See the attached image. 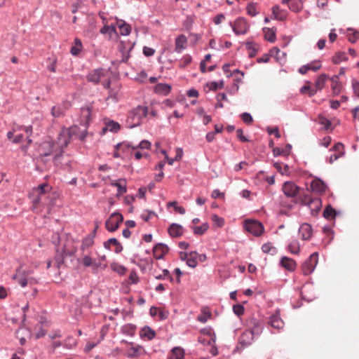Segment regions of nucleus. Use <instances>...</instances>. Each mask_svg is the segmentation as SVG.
Masks as SVG:
<instances>
[{
  "instance_id": "obj_17",
  "label": "nucleus",
  "mask_w": 359,
  "mask_h": 359,
  "mask_svg": "<svg viewBox=\"0 0 359 359\" xmlns=\"http://www.w3.org/2000/svg\"><path fill=\"white\" fill-rule=\"evenodd\" d=\"M313 229L311 224L308 223L302 224L299 228V233L301 238L304 241H308L311 238Z\"/></svg>"
},
{
  "instance_id": "obj_23",
  "label": "nucleus",
  "mask_w": 359,
  "mask_h": 359,
  "mask_svg": "<svg viewBox=\"0 0 359 359\" xmlns=\"http://www.w3.org/2000/svg\"><path fill=\"white\" fill-rule=\"evenodd\" d=\"M172 87L168 83H157L154 88V91L156 94L166 96L171 91Z\"/></svg>"
},
{
  "instance_id": "obj_5",
  "label": "nucleus",
  "mask_w": 359,
  "mask_h": 359,
  "mask_svg": "<svg viewBox=\"0 0 359 359\" xmlns=\"http://www.w3.org/2000/svg\"><path fill=\"white\" fill-rule=\"evenodd\" d=\"M244 229L248 233L257 237L260 236L264 231L263 224L255 219L245 220L244 222Z\"/></svg>"
},
{
  "instance_id": "obj_35",
  "label": "nucleus",
  "mask_w": 359,
  "mask_h": 359,
  "mask_svg": "<svg viewBox=\"0 0 359 359\" xmlns=\"http://www.w3.org/2000/svg\"><path fill=\"white\" fill-rule=\"evenodd\" d=\"M329 79V76L326 74H321L316 79L315 82L316 89L321 90L325 85L326 80Z\"/></svg>"
},
{
  "instance_id": "obj_16",
  "label": "nucleus",
  "mask_w": 359,
  "mask_h": 359,
  "mask_svg": "<svg viewBox=\"0 0 359 359\" xmlns=\"http://www.w3.org/2000/svg\"><path fill=\"white\" fill-rule=\"evenodd\" d=\"M111 245L115 246V253H121L123 250V245L116 238H111L103 243L104 248L108 250H111Z\"/></svg>"
},
{
  "instance_id": "obj_8",
  "label": "nucleus",
  "mask_w": 359,
  "mask_h": 359,
  "mask_svg": "<svg viewBox=\"0 0 359 359\" xmlns=\"http://www.w3.org/2000/svg\"><path fill=\"white\" fill-rule=\"evenodd\" d=\"M135 42H132L130 40L121 41L118 49L122 54L121 62L126 63L130 58V52L133 49L135 46Z\"/></svg>"
},
{
  "instance_id": "obj_47",
  "label": "nucleus",
  "mask_w": 359,
  "mask_h": 359,
  "mask_svg": "<svg viewBox=\"0 0 359 359\" xmlns=\"http://www.w3.org/2000/svg\"><path fill=\"white\" fill-rule=\"evenodd\" d=\"M192 62V57L190 55H185L183 56L181 62L179 64V67L184 69Z\"/></svg>"
},
{
  "instance_id": "obj_1",
  "label": "nucleus",
  "mask_w": 359,
  "mask_h": 359,
  "mask_svg": "<svg viewBox=\"0 0 359 359\" xmlns=\"http://www.w3.org/2000/svg\"><path fill=\"white\" fill-rule=\"evenodd\" d=\"M294 203H299L301 205H307L311 208V215L318 214L322 206V201L318 197L313 198L309 194H301L298 198L293 200Z\"/></svg>"
},
{
  "instance_id": "obj_20",
  "label": "nucleus",
  "mask_w": 359,
  "mask_h": 359,
  "mask_svg": "<svg viewBox=\"0 0 359 359\" xmlns=\"http://www.w3.org/2000/svg\"><path fill=\"white\" fill-rule=\"evenodd\" d=\"M168 233L172 238H179L184 234V228L182 225L172 223L168 229Z\"/></svg>"
},
{
  "instance_id": "obj_32",
  "label": "nucleus",
  "mask_w": 359,
  "mask_h": 359,
  "mask_svg": "<svg viewBox=\"0 0 359 359\" xmlns=\"http://www.w3.org/2000/svg\"><path fill=\"white\" fill-rule=\"evenodd\" d=\"M65 258V247L62 248V251H60L59 249H57L54 259L58 269H60L62 265L64 264Z\"/></svg>"
},
{
  "instance_id": "obj_25",
  "label": "nucleus",
  "mask_w": 359,
  "mask_h": 359,
  "mask_svg": "<svg viewBox=\"0 0 359 359\" xmlns=\"http://www.w3.org/2000/svg\"><path fill=\"white\" fill-rule=\"evenodd\" d=\"M339 214V211H337L330 204H328L323 210V217L326 219L332 220Z\"/></svg>"
},
{
  "instance_id": "obj_7",
  "label": "nucleus",
  "mask_w": 359,
  "mask_h": 359,
  "mask_svg": "<svg viewBox=\"0 0 359 359\" xmlns=\"http://www.w3.org/2000/svg\"><path fill=\"white\" fill-rule=\"evenodd\" d=\"M148 114V107L137 106L135 109L130 111V114L128 118V121L132 118L136 123L131 125L130 128H134L140 124L142 116L146 117Z\"/></svg>"
},
{
  "instance_id": "obj_41",
  "label": "nucleus",
  "mask_w": 359,
  "mask_h": 359,
  "mask_svg": "<svg viewBox=\"0 0 359 359\" xmlns=\"http://www.w3.org/2000/svg\"><path fill=\"white\" fill-rule=\"evenodd\" d=\"M308 84L310 83V81L306 82ZM300 93L304 94L308 93L309 97H313L317 93V89L312 88L309 85L303 86L299 90Z\"/></svg>"
},
{
  "instance_id": "obj_58",
  "label": "nucleus",
  "mask_w": 359,
  "mask_h": 359,
  "mask_svg": "<svg viewBox=\"0 0 359 359\" xmlns=\"http://www.w3.org/2000/svg\"><path fill=\"white\" fill-rule=\"evenodd\" d=\"M266 132L269 135H274L276 138L280 137V133L279 132V129L278 127H274L271 128V127L266 128Z\"/></svg>"
},
{
  "instance_id": "obj_50",
  "label": "nucleus",
  "mask_w": 359,
  "mask_h": 359,
  "mask_svg": "<svg viewBox=\"0 0 359 359\" xmlns=\"http://www.w3.org/2000/svg\"><path fill=\"white\" fill-rule=\"evenodd\" d=\"M212 316V314L210 311H203L201 314L197 316V320L205 323L210 319Z\"/></svg>"
},
{
  "instance_id": "obj_37",
  "label": "nucleus",
  "mask_w": 359,
  "mask_h": 359,
  "mask_svg": "<svg viewBox=\"0 0 359 359\" xmlns=\"http://www.w3.org/2000/svg\"><path fill=\"white\" fill-rule=\"evenodd\" d=\"M208 229L209 224L208 222H205L201 226H196L192 227L194 233L200 236L203 235Z\"/></svg>"
},
{
  "instance_id": "obj_14",
  "label": "nucleus",
  "mask_w": 359,
  "mask_h": 359,
  "mask_svg": "<svg viewBox=\"0 0 359 359\" xmlns=\"http://www.w3.org/2000/svg\"><path fill=\"white\" fill-rule=\"evenodd\" d=\"M279 264L285 270L290 272L294 271L297 265L294 259L286 256H283L280 258Z\"/></svg>"
},
{
  "instance_id": "obj_34",
  "label": "nucleus",
  "mask_w": 359,
  "mask_h": 359,
  "mask_svg": "<svg viewBox=\"0 0 359 359\" xmlns=\"http://www.w3.org/2000/svg\"><path fill=\"white\" fill-rule=\"evenodd\" d=\"M348 57L345 52L338 51L332 58V61L334 64L338 65L342 61H347Z\"/></svg>"
},
{
  "instance_id": "obj_21",
  "label": "nucleus",
  "mask_w": 359,
  "mask_h": 359,
  "mask_svg": "<svg viewBox=\"0 0 359 359\" xmlns=\"http://www.w3.org/2000/svg\"><path fill=\"white\" fill-rule=\"evenodd\" d=\"M140 337L142 339L151 341L156 337V332L150 326L145 325L140 331Z\"/></svg>"
},
{
  "instance_id": "obj_54",
  "label": "nucleus",
  "mask_w": 359,
  "mask_h": 359,
  "mask_svg": "<svg viewBox=\"0 0 359 359\" xmlns=\"http://www.w3.org/2000/svg\"><path fill=\"white\" fill-rule=\"evenodd\" d=\"M272 19L280 20L283 21L285 20L284 17L278 16V11H279V6L278 5H275L272 7Z\"/></svg>"
},
{
  "instance_id": "obj_24",
  "label": "nucleus",
  "mask_w": 359,
  "mask_h": 359,
  "mask_svg": "<svg viewBox=\"0 0 359 359\" xmlns=\"http://www.w3.org/2000/svg\"><path fill=\"white\" fill-rule=\"evenodd\" d=\"M116 25L119 28L120 34L123 36L129 35L131 32V26L121 19H116Z\"/></svg>"
},
{
  "instance_id": "obj_10",
  "label": "nucleus",
  "mask_w": 359,
  "mask_h": 359,
  "mask_svg": "<svg viewBox=\"0 0 359 359\" xmlns=\"http://www.w3.org/2000/svg\"><path fill=\"white\" fill-rule=\"evenodd\" d=\"M246 324L249 327L248 331L255 335H259L263 330V323L255 317H250L246 320Z\"/></svg>"
},
{
  "instance_id": "obj_45",
  "label": "nucleus",
  "mask_w": 359,
  "mask_h": 359,
  "mask_svg": "<svg viewBox=\"0 0 359 359\" xmlns=\"http://www.w3.org/2000/svg\"><path fill=\"white\" fill-rule=\"evenodd\" d=\"M167 207L168 208H170V207H173L174 209H175V211L181 214V215H184L185 213V209L184 207L182 206H178L177 205V201H170L167 204Z\"/></svg>"
},
{
  "instance_id": "obj_27",
  "label": "nucleus",
  "mask_w": 359,
  "mask_h": 359,
  "mask_svg": "<svg viewBox=\"0 0 359 359\" xmlns=\"http://www.w3.org/2000/svg\"><path fill=\"white\" fill-rule=\"evenodd\" d=\"M262 31L264 34V39L265 40H266L271 43H273L276 41V27H272V28L264 27L262 29Z\"/></svg>"
},
{
  "instance_id": "obj_18",
  "label": "nucleus",
  "mask_w": 359,
  "mask_h": 359,
  "mask_svg": "<svg viewBox=\"0 0 359 359\" xmlns=\"http://www.w3.org/2000/svg\"><path fill=\"white\" fill-rule=\"evenodd\" d=\"M110 184L117 188L116 197L118 198H119L121 195L127 191L126 179H119L118 181L112 180Z\"/></svg>"
},
{
  "instance_id": "obj_28",
  "label": "nucleus",
  "mask_w": 359,
  "mask_h": 359,
  "mask_svg": "<svg viewBox=\"0 0 359 359\" xmlns=\"http://www.w3.org/2000/svg\"><path fill=\"white\" fill-rule=\"evenodd\" d=\"M187 42V39L184 34L179 35L175 39V48L177 53H181L183 49L186 48L185 44Z\"/></svg>"
},
{
  "instance_id": "obj_60",
  "label": "nucleus",
  "mask_w": 359,
  "mask_h": 359,
  "mask_svg": "<svg viewBox=\"0 0 359 359\" xmlns=\"http://www.w3.org/2000/svg\"><path fill=\"white\" fill-rule=\"evenodd\" d=\"M237 137L242 142H250V140L243 135V131L241 128H238L236 130Z\"/></svg>"
},
{
  "instance_id": "obj_63",
  "label": "nucleus",
  "mask_w": 359,
  "mask_h": 359,
  "mask_svg": "<svg viewBox=\"0 0 359 359\" xmlns=\"http://www.w3.org/2000/svg\"><path fill=\"white\" fill-rule=\"evenodd\" d=\"M187 265L191 268H196L198 265V261L195 257H188L187 261L186 262Z\"/></svg>"
},
{
  "instance_id": "obj_52",
  "label": "nucleus",
  "mask_w": 359,
  "mask_h": 359,
  "mask_svg": "<svg viewBox=\"0 0 359 359\" xmlns=\"http://www.w3.org/2000/svg\"><path fill=\"white\" fill-rule=\"evenodd\" d=\"M233 311L237 316H241L244 313L245 308L241 304H236L233 306Z\"/></svg>"
},
{
  "instance_id": "obj_42",
  "label": "nucleus",
  "mask_w": 359,
  "mask_h": 359,
  "mask_svg": "<svg viewBox=\"0 0 359 359\" xmlns=\"http://www.w3.org/2000/svg\"><path fill=\"white\" fill-rule=\"evenodd\" d=\"M94 244V238L90 237V236H86L82 240V243L81 245V250L83 252L86 248L91 247Z\"/></svg>"
},
{
  "instance_id": "obj_53",
  "label": "nucleus",
  "mask_w": 359,
  "mask_h": 359,
  "mask_svg": "<svg viewBox=\"0 0 359 359\" xmlns=\"http://www.w3.org/2000/svg\"><path fill=\"white\" fill-rule=\"evenodd\" d=\"M139 282V278L137 276V274L136 273L135 270H132L130 271L129 278H128V284L133 285V284H137Z\"/></svg>"
},
{
  "instance_id": "obj_57",
  "label": "nucleus",
  "mask_w": 359,
  "mask_h": 359,
  "mask_svg": "<svg viewBox=\"0 0 359 359\" xmlns=\"http://www.w3.org/2000/svg\"><path fill=\"white\" fill-rule=\"evenodd\" d=\"M351 86L354 95L359 98V81L356 79L351 80Z\"/></svg>"
},
{
  "instance_id": "obj_29",
  "label": "nucleus",
  "mask_w": 359,
  "mask_h": 359,
  "mask_svg": "<svg viewBox=\"0 0 359 359\" xmlns=\"http://www.w3.org/2000/svg\"><path fill=\"white\" fill-rule=\"evenodd\" d=\"M332 81V90L334 95H337L340 93L342 85L339 81V76L338 75H334L330 79Z\"/></svg>"
},
{
  "instance_id": "obj_59",
  "label": "nucleus",
  "mask_w": 359,
  "mask_h": 359,
  "mask_svg": "<svg viewBox=\"0 0 359 359\" xmlns=\"http://www.w3.org/2000/svg\"><path fill=\"white\" fill-rule=\"evenodd\" d=\"M212 220L217 224L219 227H222L224 225V219L219 217L217 215H212Z\"/></svg>"
},
{
  "instance_id": "obj_30",
  "label": "nucleus",
  "mask_w": 359,
  "mask_h": 359,
  "mask_svg": "<svg viewBox=\"0 0 359 359\" xmlns=\"http://www.w3.org/2000/svg\"><path fill=\"white\" fill-rule=\"evenodd\" d=\"M184 351L182 348L175 346L172 348L168 359H184Z\"/></svg>"
},
{
  "instance_id": "obj_43",
  "label": "nucleus",
  "mask_w": 359,
  "mask_h": 359,
  "mask_svg": "<svg viewBox=\"0 0 359 359\" xmlns=\"http://www.w3.org/2000/svg\"><path fill=\"white\" fill-rule=\"evenodd\" d=\"M65 111L60 104L53 106L51 109V114L54 117H60L65 115Z\"/></svg>"
},
{
  "instance_id": "obj_38",
  "label": "nucleus",
  "mask_w": 359,
  "mask_h": 359,
  "mask_svg": "<svg viewBox=\"0 0 359 359\" xmlns=\"http://www.w3.org/2000/svg\"><path fill=\"white\" fill-rule=\"evenodd\" d=\"M105 125L107 126L109 131L114 133H117L121 129V125L113 120L106 121Z\"/></svg>"
},
{
  "instance_id": "obj_31",
  "label": "nucleus",
  "mask_w": 359,
  "mask_h": 359,
  "mask_svg": "<svg viewBox=\"0 0 359 359\" xmlns=\"http://www.w3.org/2000/svg\"><path fill=\"white\" fill-rule=\"evenodd\" d=\"M51 189V187H50V185L48 183L45 182L39 184L37 187L34 188L33 189V191L34 193H36L39 196H44L48 194V190Z\"/></svg>"
},
{
  "instance_id": "obj_36",
  "label": "nucleus",
  "mask_w": 359,
  "mask_h": 359,
  "mask_svg": "<svg viewBox=\"0 0 359 359\" xmlns=\"http://www.w3.org/2000/svg\"><path fill=\"white\" fill-rule=\"evenodd\" d=\"M318 118L319 123L324 126L323 129H325V130H333V128H332L331 121L329 119H327L325 116H324L323 114H319L318 116Z\"/></svg>"
},
{
  "instance_id": "obj_3",
  "label": "nucleus",
  "mask_w": 359,
  "mask_h": 359,
  "mask_svg": "<svg viewBox=\"0 0 359 359\" xmlns=\"http://www.w3.org/2000/svg\"><path fill=\"white\" fill-rule=\"evenodd\" d=\"M123 216L118 211L111 213L105 222V228L109 232L116 231L123 222Z\"/></svg>"
},
{
  "instance_id": "obj_49",
  "label": "nucleus",
  "mask_w": 359,
  "mask_h": 359,
  "mask_svg": "<svg viewBox=\"0 0 359 359\" xmlns=\"http://www.w3.org/2000/svg\"><path fill=\"white\" fill-rule=\"evenodd\" d=\"M58 194L55 192L48 193L47 195V198L49 201L47 203V206L48 208H50L55 205V201L57 198Z\"/></svg>"
},
{
  "instance_id": "obj_13",
  "label": "nucleus",
  "mask_w": 359,
  "mask_h": 359,
  "mask_svg": "<svg viewBox=\"0 0 359 359\" xmlns=\"http://www.w3.org/2000/svg\"><path fill=\"white\" fill-rule=\"evenodd\" d=\"M327 189V184L320 178L315 177L311 183V189L317 194H323Z\"/></svg>"
},
{
  "instance_id": "obj_22",
  "label": "nucleus",
  "mask_w": 359,
  "mask_h": 359,
  "mask_svg": "<svg viewBox=\"0 0 359 359\" xmlns=\"http://www.w3.org/2000/svg\"><path fill=\"white\" fill-rule=\"evenodd\" d=\"M269 323L271 325V327L278 330L283 327L284 322L280 316L279 311H276L274 314L271 316Z\"/></svg>"
},
{
  "instance_id": "obj_48",
  "label": "nucleus",
  "mask_w": 359,
  "mask_h": 359,
  "mask_svg": "<svg viewBox=\"0 0 359 359\" xmlns=\"http://www.w3.org/2000/svg\"><path fill=\"white\" fill-rule=\"evenodd\" d=\"M151 147V143L149 140H143L137 145L135 146V147H133V149H150Z\"/></svg>"
},
{
  "instance_id": "obj_64",
  "label": "nucleus",
  "mask_w": 359,
  "mask_h": 359,
  "mask_svg": "<svg viewBox=\"0 0 359 359\" xmlns=\"http://www.w3.org/2000/svg\"><path fill=\"white\" fill-rule=\"evenodd\" d=\"M193 22L194 21L192 20V18L190 16H187L186 20L183 22V26L185 27L187 30H189L192 27Z\"/></svg>"
},
{
  "instance_id": "obj_26",
  "label": "nucleus",
  "mask_w": 359,
  "mask_h": 359,
  "mask_svg": "<svg viewBox=\"0 0 359 359\" xmlns=\"http://www.w3.org/2000/svg\"><path fill=\"white\" fill-rule=\"evenodd\" d=\"M292 145L289 143L286 144L285 148L280 149L279 147L273 148L272 150L273 155L276 157L278 156H288L292 150Z\"/></svg>"
},
{
  "instance_id": "obj_44",
  "label": "nucleus",
  "mask_w": 359,
  "mask_h": 359,
  "mask_svg": "<svg viewBox=\"0 0 359 359\" xmlns=\"http://www.w3.org/2000/svg\"><path fill=\"white\" fill-rule=\"evenodd\" d=\"M288 250L289 251L294 255H297L299 252L300 247L299 244L297 240L292 241L289 245H288Z\"/></svg>"
},
{
  "instance_id": "obj_9",
  "label": "nucleus",
  "mask_w": 359,
  "mask_h": 359,
  "mask_svg": "<svg viewBox=\"0 0 359 359\" xmlns=\"http://www.w3.org/2000/svg\"><path fill=\"white\" fill-rule=\"evenodd\" d=\"M255 334L248 330L243 332L238 338V346L234 351H238L239 349H243L250 345L253 341Z\"/></svg>"
},
{
  "instance_id": "obj_15",
  "label": "nucleus",
  "mask_w": 359,
  "mask_h": 359,
  "mask_svg": "<svg viewBox=\"0 0 359 359\" xmlns=\"http://www.w3.org/2000/svg\"><path fill=\"white\" fill-rule=\"evenodd\" d=\"M103 75L104 73L102 68L95 69L87 74L86 79L88 82L97 85L100 83V78Z\"/></svg>"
},
{
  "instance_id": "obj_39",
  "label": "nucleus",
  "mask_w": 359,
  "mask_h": 359,
  "mask_svg": "<svg viewBox=\"0 0 359 359\" xmlns=\"http://www.w3.org/2000/svg\"><path fill=\"white\" fill-rule=\"evenodd\" d=\"M288 7L292 11L298 13L302 9L303 4L301 0H293L289 4Z\"/></svg>"
},
{
  "instance_id": "obj_33",
  "label": "nucleus",
  "mask_w": 359,
  "mask_h": 359,
  "mask_svg": "<svg viewBox=\"0 0 359 359\" xmlns=\"http://www.w3.org/2000/svg\"><path fill=\"white\" fill-rule=\"evenodd\" d=\"M111 269L119 274L120 276H123L128 271V269L123 265L117 262H112L110 265Z\"/></svg>"
},
{
  "instance_id": "obj_51",
  "label": "nucleus",
  "mask_w": 359,
  "mask_h": 359,
  "mask_svg": "<svg viewBox=\"0 0 359 359\" xmlns=\"http://www.w3.org/2000/svg\"><path fill=\"white\" fill-rule=\"evenodd\" d=\"M256 4V3H250L248 4L246 10L249 15L254 17L258 14L255 8Z\"/></svg>"
},
{
  "instance_id": "obj_56",
  "label": "nucleus",
  "mask_w": 359,
  "mask_h": 359,
  "mask_svg": "<svg viewBox=\"0 0 359 359\" xmlns=\"http://www.w3.org/2000/svg\"><path fill=\"white\" fill-rule=\"evenodd\" d=\"M347 31H354L353 34L348 36V40L352 43H355L359 37V32L355 31L353 28H348Z\"/></svg>"
},
{
  "instance_id": "obj_40",
  "label": "nucleus",
  "mask_w": 359,
  "mask_h": 359,
  "mask_svg": "<svg viewBox=\"0 0 359 359\" xmlns=\"http://www.w3.org/2000/svg\"><path fill=\"white\" fill-rule=\"evenodd\" d=\"M136 326L133 324H126L121 327V332L127 335L134 336Z\"/></svg>"
},
{
  "instance_id": "obj_4",
  "label": "nucleus",
  "mask_w": 359,
  "mask_h": 359,
  "mask_svg": "<svg viewBox=\"0 0 359 359\" xmlns=\"http://www.w3.org/2000/svg\"><path fill=\"white\" fill-rule=\"evenodd\" d=\"M318 262V252L312 253L302 264V271L304 276L310 275L315 269Z\"/></svg>"
},
{
  "instance_id": "obj_62",
  "label": "nucleus",
  "mask_w": 359,
  "mask_h": 359,
  "mask_svg": "<svg viewBox=\"0 0 359 359\" xmlns=\"http://www.w3.org/2000/svg\"><path fill=\"white\" fill-rule=\"evenodd\" d=\"M123 143L121 150L123 153H128L130 149H133V147H135V146L132 145L130 142L123 141Z\"/></svg>"
},
{
  "instance_id": "obj_12",
  "label": "nucleus",
  "mask_w": 359,
  "mask_h": 359,
  "mask_svg": "<svg viewBox=\"0 0 359 359\" xmlns=\"http://www.w3.org/2000/svg\"><path fill=\"white\" fill-rule=\"evenodd\" d=\"M54 147L55 142L53 141L43 142L39 148L40 158L42 160L43 157L50 156L53 151Z\"/></svg>"
},
{
  "instance_id": "obj_6",
  "label": "nucleus",
  "mask_w": 359,
  "mask_h": 359,
  "mask_svg": "<svg viewBox=\"0 0 359 359\" xmlns=\"http://www.w3.org/2000/svg\"><path fill=\"white\" fill-rule=\"evenodd\" d=\"M229 25L236 35L246 34L250 28L247 20L243 17L238 18L234 22H229Z\"/></svg>"
},
{
  "instance_id": "obj_19",
  "label": "nucleus",
  "mask_w": 359,
  "mask_h": 359,
  "mask_svg": "<svg viewBox=\"0 0 359 359\" xmlns=\"http://www.w3.org/2000/svg\"><path fill=\"white\" fill-rule=\"evenodd\" d=\"M321 67L320 60H314L312 63H309L299 67L298 72L301 74H306L309 70L317 72L321 68Z\"/></svg>"
},
{
  "instance_id": "obj_61",
  "label": "nucleus",
  "mask_w": 359,
  "mask_h": 359,
  "mask_svg": "<svg viewBox=\"0 0 359 359\" xmlns=\"http://www.w3.org/2000/svg\"><path fill=\"white\" fill-rule=\"evenodd\" d=\"M94 260L89 256L85 255L83 258V264L86 267L93 266Z\"/></svg>"
},
{
  "instance_id": "obj_46",
  "label": "nucleus",
  "mask_w": 359,
  "mask_h": 359,
  "mask_svg": "<svg viewBox=\"0 0 359 359\" xmlns=\"http://www.w3.org/2000/svg\"><path fill=\"white\" fill-rule=\"evenodd\" d=\"M262 250L263 252L271 255H273L276 251V248L273 247L271 243L263 244L262 246Z\"/></svg>"
},
{
  "instance_id": "obj_2",
  "label": "nucleus",
  "mask_w": 359,
  "mask_h": 359,
  "mask_svg": "<svg viewBox=\"0 0 359 359\" xmlns=\"http://www.w3.org/2000/svg\"><path fill=\"white\" fill-rule=\"evenodd\" d=\"M302 190L303 189L302 187L292 181H286L282 186V191L285 196L293 200L298 198L301 194H306L305 193H302Z\"/></svg>"
},
{
  "instance_id": "obj_55",
  "label": "nucleus",
  "mask_w": 359,
  "mask_h": 359,
  "mask_svg": "<svg viewBox=\"0 0 359 359\" xmlns=\"http://www.w3.org/2000/svg\"><path fill=\"white\" fill-rule=\"evenodd\" d=\"M242 121L247 125H250L253 122V118L252 115L248 112H244L241 114Z\"/></svg>"
},
{
  "instance_id": "obj_11",
  "label": "nucleus",
  "mask_w": 359,
  "mask_h": 359,
  "mask_svg": "<svg viewBox=\"0 0 359 359\" xmlns=\"http://www.w3.org/2000/svg\"><path fill=\"white\" fill-rule=\"evenodd\" d=\"M169 247L163 243L156 244L153 248V255L156 259H163L164 256L169 252Z\"/></svg>"
}]
</instances>
